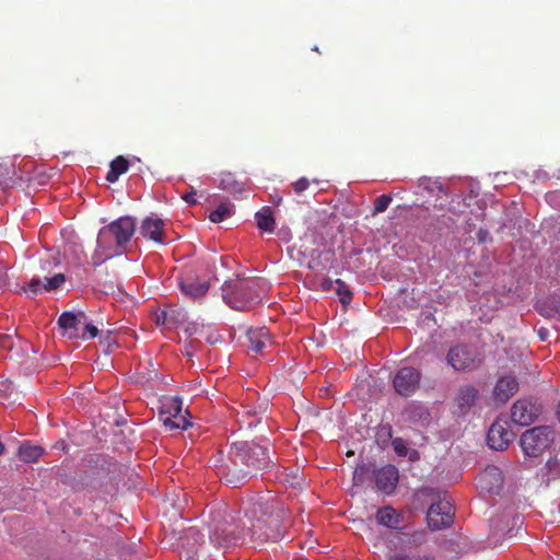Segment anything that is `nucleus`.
<instances>
[{
    "label": "nucleus",
    "mask_w": 560,
    "mask_h": 560,
    "mask_svg": "<svg viewBox=\"0 0 560 560\" xmlns=\"http://www.w3.org/2000/svg\"><path fill=\"white\" fill-rule=\"evenodd\" d=\"M177 430H180L177 432V443L179 440L194 442L202 433L201 425L194 421L190 411L187 408L183 409V400L179 397H177Z\"/></svg>",
    "instance_id": "nucleus-11"
},
{
    "label": "nucleus",
    "mask_w": 560,
    "mask_h": 560,
    "mask_svg": "<svg viewBox=\"0 0 560 560\" xmlns=\"http://www.w3.org/2000/svg\"><path fill=\"white\" fill-rule=\"evenodd\" d=\"M205 538V530L198 525L182 524L180 528H177V557L180 560H198Z\"/></svg>",
    "instance_id": "nucleus-6"
},
{
    "label": "nucleus",
    "mask_w": 560,
    "mask_h": 560,
    "mask_svg": "<svg viewBox=\"0 0 560 560\" xmlns=\"http://www.w3.org/2000/svg\"><path fill=\"white\" fill-rule=\"evenodd\" d=\"M135 230V220L130 217H121L100 230V245L106 248L114 246L119 254H122L124 246L130 241Z\"/></svg>",
    "instance_id": "nucleus-4"
},
{
    "label": "nucleus",
    "mask_w": 560,
    "mask_h": 560,
    "mask_svg": "<svg viewBox=\"0 0 560 560\" xmlns=\"http://www.w3.org/2000/svg\"><path fill=\"white\" fill-rule=\"evenodd\" d=\"M557 417H558V419H559V421H560V405H559V406H558V408H557Z\"/></svg>",
    "instance_id": "nucleus-49"
},
{
    "label": "nucleus",
    "mask_w": 560,
    "mask_h": 560,
    "mask_svg": "<svg viewBox=\"0 0 560 560\" xmlns=\"http://www.w3.org/2000/svg\"><path fill=\"white\" fill-rule=\"evenodd\" d=\"M375 517L380 525H383L387 528L395 529V528L399 527L400 515L392 506H384V508L378 509Z\"/></svg>",
    "instance_id": "nucleus-22"
},
{
    "label": "nucleus",
    "mask_w": 560,
    "mask_h": 560,
    "mask_svg": "<svg viewBox=\"0 0 560 560\" xmlns=\"http://www.w3.org/2000/svg\"><path fill=\"white\" fill-rule=\"evenodd\" d=\"M555 432L549 427H536L521 436V446L527 456H539L553 442Z\"/></svg>",
    "instance_id": "nucleus-7"
},
{
    "label": "nucleus",
    "mask_w": 560,
    "mask_h": 560,
    "mask_svg": "<svg viewBox=\"0 0 560 560\" xmlns=\"http://www.w3.org/2000/svg\"><path fill=\"white\" fill-rule=\"evenodd\" d=\"M337 284V294L339 296L340 302L346 305L350 303L352 299V292L350 291L349 287L346 284L345 281L341 279L336 280Z\"/></svg>",
    "instance_id": "nucleus-33"
},
{
    "label": "nucleus",
    "mask_w": 560,
    "mask_h": 560,
    "mask_svg": "<svg viewBox=\"0 0 560 560\" xmlns=\"http://www.w3.org/2000/svg\"><path fill=\"white\" fill-rule=\"evenodd\" d=\"M183 501H184L185 505H189V498H188L187 493L183 494Z\"/></svg>",
    "instance_id": "nucleus-45"
},
{
    "label": "nucleus",
    "mask_w": 560,
    "mask_h": 560,
    "mask_svg": "<svg viewBox=\"0 0 560 560\" xmlns=\"http://www.w3.org/2000/svg\"><path fill=\"white\" fill-rule=\"evenodd\" d=\"M479 397V392L471 385H463L459 387L456 397L455 405L459 415H466L471 407L475 405Z\"/></svg>",
    "instance_id": "nucleus-19"
},
{
    "label": "nucleus",
    "mask_w": 560,
    "mask_h": 560,
    "mask_svg": "<svg viewBox=\"0 0 560 560\" xmlns=\"http://www.w3.org/2000/svg\"><path fill=\"white\" fill-rule=\"evenodd\" d=\"M257 226L265 232H273L275 230V219L272 212L269 208H264L258 211L256 214Z\"/></svg>",
    "instance_id": "nucleus-29"
},
{
    "label": "nucleus",
    "mask_w": 560,
    "mask_h": 560,
    "mask_svg": "<svg viewBox=\"0 0 560 560\" xmlns=\"http://www.w3.org/2000/svg\"><path fill=\"white\" fill-rule=\"evenodd\" d=\"M129 168V161L124 156H117L110 162L109 171L106 174V180L109 183H115L118 180V177L125 174Z\"/></svg>",
    "instance_id": "nucleus-26"
},
{
    "label": "nucleus",
    "mask_w": 560,
    "mask_h": 560,
    "mask_svg": "<svg viewBox=\"0 0 560 560\" xmlns=\"http://www.w3.org/2000/svg\"><path fill=\"white\" fill-rule=\"evenodd\" d=\"M180 328L187 335L188 338L196 335L200 328L198 323H185L184 320H177V329Z\"/></svg>",
    "instance_id": "nucleus-35"
},
{
    "label": "nucleus",
    "mask_w": 560,
    "mask_h": 560,
    "mask_svg": "<svg viewBox=\"0 0 560 560\" xmlns=\"http://www.w3.org/2000/svg\"><path fill=\"white\" fill-rule=\"evenodd\" d=\"M11 173L12 166L0 163V189H5L13 185Z\"/></svg>",
    "instance_id": "nucleus-31"
},
{
    "label": "nucleus",
    "mask_w": 560,
    "mask_h": 560,
    "mask_svg": "<svg viewBox=\"0 0 560 560\" xmlns=\"http://www.w3.org/2000/svg\"><path fill=\"white\" fill-rule=\"evenodd\" d=\"M117 255H120V254L118 253L117 249L114 248V246H110L109 248L101 247L100 234H98L97 235V247L91 257L93 266H95V267L101 266L103 262H105L106 260H108Z\"/></svg>",
    "instance_id": "nucleus-28"
},
{
    "label": "nucleus",
    "mask_w": 560,
    "mask_h": 560,
    "mask_svg": "<svg viewBox=\"0 0 560 560\" xmlns=\"http://www.w3.org/2000/svg\"><path fill=\"white\" fill-rule=\"evenodd\" d=\"M392 195H381L374 200V213H382L389 207Z\"/></svg>",
    "instance_id": "nucleus-34"
},
{
    "label": "nucleus",
    "mask_w": 560,
    "mask_h": 560,
    "mask_svg": "<svg viewBox=\"0 0 560 560\" xmlns=\"http://www.w3.org/2000/svg\"><path fill=\"white\" fill-rule=\"evenodd\" d=\"M539 338L544 341L547 339L548 330L546 328H540L538 330Z\"/></svg>",
    "instance_id": "nucleus-43"
},
{
    "label": "nucleus",
    "mask_w": 560,
    "mask_h": 560,
    "mask_svg": "<svg viewBox=\"0 0 560 560\" xmlns=\"http://www.w3.org/2000/svg\"><path fill=\"white\" fill-rule=\"evenodd\" d=\"M418 187L436 198L447 195L445 187L436 178L421 177L418 180Z\"/></svg>",
    "instance_id": "nucleus-24"
},
{
    "label": "nucleus",
    "mask_w": 560,
    "mask_h": 560,
    "mask_svg": "<svg viewBox=\"0 0 560 560\" xmlns=\"http://www.w3.org/2000/svg\"><path fill=\"white\" fill-rule=\"evenodd\" d=\"M454 520V508L444 497L432 503L427 513L428 526L432 530H440L450 527Z\"/></svg>",
    "instance_id": "nucleus-9"
},
{
    "label": "nucleus",
    "mask_w": 560,
    "mask_h": 560,
    "mask_svg": "<svg viewBox=\"0 0 560 560\" xmlns=\"http://www.w3.org/2000/svg\"><path fill=\"white\" fill-rule=\"evenodd\" d=\"M235 213V207L230 201L221 202L213 211L209 214V220L213 223H220Z\"/></svg>",
    "instance_id": "nucleus-27"
},
{
    "label": "nucleus",
    "mask_w": 560,
    "mask_h": 560,
    "mask_svg": "<svg viewBox=\"0 0 560 560\" xmlns=\"http://www.w3.org/2000/svg\"><path fill=\"white\" fill-rule=\"evenodd\" d=\"M479 482L483 490L491 494H499L503 488V474L497 466H488L479 476Z\"/></svg>",
    "instance_id": "nucleus-15"
},
{
    "label": "nucleus",
    "mask_w": 560,
    "mask_h": 560,
    "mask_svg": "<svg viewBox=\"0 0 560 560\" xmlns=\"http://www.w3.org/2000/svg\"><path fill=\"white\" fill-rule=\"evenodd\" d=\"M66 281V277L63 273H56L54 277L45 278L44 281L39 278H33L27 289H25L26 292H30L33 295H36L38 293H42L43 291H54L57 290L60 285H62Z\"/></svg>",
    "instance_id": "nucleus-18"
},
{
    "label": "nucleus",
    "mask_w": 560,
    "mask_h": 560,
    "mask_svg": "<svg viewBox=\"0 0 560 560\" xmlns=\"http://www.w3.org/2000/svg\"><path fill=\"white\" fill-rule=\"evenodd\" d=\"M44 450L40 446L24 443L18 450V457L24 463H35L42 457Z\"/></svg>",
    "instance_id": "nucleus-25"
},
{
    "label": "nucleus",
    "mask_w": 560,
    "mask_h": 560,
    "mask_svg": "<svg viewBox=\"0 0 560 560\" xmlns=\"http://www.w3.org/2000/svg\"><path fill=\"white\" fill-rule=\"evenodd\" d=\"M445 360L455 372L474 371L481 363L477 351L463 343L451 347L446 353Z\"/></svg>",
    "instance_id": "nucleus-8"
},
{
    "label": "nucleus",
    "mask_w": 560,
    "mask_h": 560,
    "mask_svg": "<svg viewBox=\"0 0 560 560\" xmlns=\"http://www.w3.org/2000/svg\"><path fill=\"white\" fill-rule=\"evenodd\" d=\"M552 312L559 313L560 312V301H556L553 303Z\"/></svg>",
    "instance_id": "nucleus-44"
},
{
    "label": "nucleus",
    "mask_w": 560,
    "mask_h": 560,
    "mask_svg": "<svg viewBox=\"0 0 560 560\" xmlns=\"http://www.w3.org/2000/svg\"><path fill=\"white\" fill-rule=\"evenodd\" d=\"M518 390V382L515 376L505 375L498 380L493 397L498 402L505 404Z\"/></svg>",
    "instance_id": "nucleus-16"
},
{
    "label": "nucleus",
    "mask_w": 560,
    "mask_h": 560,
    "mask_svg": "<svg viewBox=\"0 0 560 560\" xmlns=\"http://www.w3.org/2000/svg\"><path fill=\"white\" fill-rule=\"evenodd\" d=\"M246 510L247 523L242 526L236 524L232 517L228 520L226 509L222 505L215 514L211 512V528L213 534L228 544H236L246 535L258 541L277 540L279 533H273L272 526H277L282 517L283 511L279 502L270 495H258L249 500Z\"/></svg>",
    "instance_id": "nucleus-1"
},
{
    "label": "nucleus",
    "mask_w": 560,
    "mask_h": 560,
    "mask_svg": "<svg viewBox=\"0 0 560 560\" xmlns=\"http://www.w3.org/2000/svg\"><path fill=\"white\" fill-rule=\"evenodd\" d=\"M140 234L154 242H162L164 234V222L160 218H145L140 226Z\"/></svg>",
    "instance_id": "nucleus-20"
},
{
    "label": "nucleus",
    "mask_w": 560,
    "mask_h": 560,
    "mask_svg": "<svg viewBox=\"0 0 560 560\" xmlns=\"http://www.w3.org/2000/svg\"><path fill=\"white\" fill-rule=\"evenodd\" d=\"M387 560H435L433 556H410L406 553H396L390 556Z\"/></svg>",
    "instance_id": "nucleus-36"
},
{
    "label": "nucleus",
    "mask_w": 560,
    "mask_h": 560,
    "mask_svg": "<svg viewBox=\"0 0 560 560\" xmlns=\"http://www.w3.org/2000/svg\"><path fill=\"white\" fill-rule=\"evenodd\" d=\"M515 433L509 429L504 419H497L490 427L487 435V443L490 448L503 451L514 440Z\"/></svg>",
    "instance_id": "nucleus-12"
},
{
    "label": "nucleus",
    "mask_w": 560,
    "mask_h": 560,
    "mask_svg": "<svg viewBox=\"0 0 560 560\" xmlns=\"http://www.w3.org/2000/svg\"><path fill=\"white\" fill-rule=\"evenodd\" d=\"M174 417L175 415L171 412V407L166 409V402H163L160 408L159 418L165 428L170 430L175 429V421L173 420Z\"/></svg>",
    "instance_id": "nucleus-32"
},
{
    "label": "nucleus",
    "mask_w": 560,
    "mask_h": 560,
    "mask_svg": "<svg viewBox=\"0 0 560 560\" xmlns=\"http://www.w3.org/2000/svg\"><path fill=\"white\" fill-rule=\"evenodd\" d=\"M541 477L547 483L558 479L560 477V460L557 458L549 459L541 469Z\"/></svg>",
    "instance_id": "nucleus-30"
},
{
    "label": "nucleus",
    "mask_w": 560,
    "mask_h": 560,
    "mask_svg": "<svg viewBox=\"0 0 560 560\" xmlns=\"http://www.w3.org/2000/svg\"><path fill=\"white\" fill-rule=\"evenodd\" d=\"M81 332L86 334V339H93L98 335V329L93 324H84L81 325Z\"/></svg>",
    "instance_id": "nucleus-39"
},
{
    "label": "nucleus",
    "mask_w": 560,
    "mask_h": 560,
    "mask_svg": "<svg viewBox=\"0 0 560 560\" xmlns=\"http://www.w3.org/2000/svg\"><path fill=\"white\" fill-rule=\"evenodd\" d=\"M168 308L171 314L166 308H156L151 314V318L156 327L162 328L163 331H172L173 325L175 324L172 306H168Z\"/></svg>",
    "instance_id": "nucleus-23"
},
{
    "label": "nucleus",
    "mask_w": 560,
    "mask_h": 560,
    "mask_svg": "<svg viewBox=\"0 0 560 560\" xmlns=\"http://www.w3.org/2000/svg\"><path fill=\"white\" fill-rule=\"evenodd\" d=\"M184 354L187 355V357H192V352L190 350H188V349L185 350Z\"/></svg>",
    "instance_id": "nucleus-48"
},
{
    "label": "nucleus",
    "mask_w": 560,
    "mask_h": 560,
    "mask_svg": "<svg viewBox=\"0 0 560 560\" xmlns=\"http://www.w3.org/2000/svg\"><path fill=\"white\" fill-rule=\"evenodd\" d=\"M58 326L62 336L69 339H86V334L81 332L82 320L71 312H63L58 318Z\"/></svg>",
    "instance_id": "nucleus-14"
},
{
    "label": "nucleus",
    "mask_w": 560,
    "mask_h": 560,
    "mask_svg": "<svg viewBox=\"0 0 560 560\" xmlns=\"http://www.w3.org/2000/svg\"><path fill=\"white\" fill-rule=\"evenodd\" d=\"M332 285H334V281L330 279V278H323L319 282V288L323 290V291H329L332 289Z\"/></svg>",
    "instance_id": "nucleus-42"
},
{
    "label": "nucleus",
    "mask_w": 560,
    "mask_h": 560,
    "mask_svg": "<svg viewBox=\"0 0 560 560\" xmlns=\"http://www.w3.org/2000/svg\"><path fill=\"white\" fill-rule=\"evenodd\" d=\"M311 182L306 177H301L294 183H292L293 191L296 195H301L310 187Z\"/></svg>",
    "instance_id": "nucleus-37"
},
{
    "label": "nucleus",
    "mask_w": 560,
    "mask_h": 560,
    "mask_svg": "<svg viewBox=\"0 0 560 560\" xmlns=\"http://www.w3.org/2000/svg\"><path fill=\"white\" fill-rule=\"evenodd\" d=\"M538 311H539L541 314H544V315H547V316H550V315H551V313H550V312H547V311H546V312H544V311H542V308H538Z\"/></svg>",
    "instance_id": "nucleus-47"
},
{
    "label": "nucleus",
    "mask_w": 560,
    "mask_h": 560,
    "mask_svg": "<svg viewBox=\"0 0 560 560\" xmlns=\"http://www.w3.org/2000/svg\"><path fill=\"white\" fill-rule=\"evenodd\" d=\"M398 478V470L395 466H384L375 475L376 487L382 492L392 493L397 486Z\"/></svg>",
    "instance_id": "nucleus-17"
},
{
    "label": "nucleus",
    "mask_w": 560,
    "mask_h": 560,
    "mask_svg": "<svg viewBox=\"0 0 560 560\" xmlns=\"http://www.w3.org/2000/svg\"><path fill=\"white\" fill-rule=\"evenodd\" d=\"M540 413V406L527 399L516 400L511 409V419L518 425L532 424Z\"/></svg>",
    "instance_id": "nucleus-13"
},
{
    "label": "nucleus",
    "mask_w": 560,
    "mask_h": 560,
    "mask_svg": "<svg viewBox=\"0 0 560 560\" xmlns=\"http://www.w3.org/2000/svg\"><path fill=\"white\" fill-rule=\"evenodd\" d=\"M0 348L11 350L13 348V340L10 335H0Z\"/></svg>",
    "instance_id": "nucleus-40"
},
{
    "label": "nucleus",
    "mask_w": 560,
    "mask_h": 560,
    "mask_svg": "<svg viewBox=\"0 0 560 560\" xmlns=\"http://www.w3.org/2000/svg\"><path fill=\"white\" fill-rule=\"evenodd\" d=\"M4 452V444L0 441V455Z\"/></svg>",
    "instance_id": "nucleus-46"
},
{
    "label": "nucleus",
    "mask_w": 560,
    "mask_h": 560,
    "mask_svg": "<svg viewBox=\"0 0 560 560\" xmlns=\"http://www.w3.org/2000/svg\"><path fill=\"white\" fill-rule=\"evenodd\" d=\"M248 349L255 353H260L262 349L270 343L269 331L266 327L250 328L247 331Z\"/></svg>",
    "instance_id": "nucleus-21"
},
{
    "label": "nucleus",
    "mask_w": 560,
    "mask_h": 560,
    "mask_svg": "<svg viewBox=\"0 0 560 560\" xmlns=\"http://www.w3.org/2000/svg\"><path fill=\"white\" fill-rule=\"evenodd\" d=\"M210 463L220 480L232 488H237L268 468L271 459L268 448L254 442L237 441L226 451L219 450Z\"/></svg>",
    "instance_id": "nucleus-2"
},
{
    "label": "nucleus",
    "mask_w": 560,
    "mask_h": 560,
    "mask_svg": "<svg viewBox=\"0 0 560 560\" xmlns=\"http://www.w3.org/2000/svg\"><path fill=\"white\" fill-rule=\"evenodd\" d=\"M201 269L202 267L199 264L184 267L178 281L182 294L192 302H200L211 285L210 278L201 275Z\"/></svg>",
    "instance_id": "nucleus-5"
},
{
    "label": "nucleus",
    "mask_w": 560,
    "mask_h": 560,
    "mask_svg": "<svg viewBox=\"0 0 560 560\" xmlns=\"http://www.w3.org/2000/svg\"><path fill=\"white\" fill-rule=\"evenodd\" d=\"M421 373L412 366H405L397 371L393 378L395 392L404 397H409L419 388Z\"/></svg>",
    "instance_id": "nucleus-10"
},
{
    "label": "nucleus",
    "mask_w": 560,
    "mask_h": 560,
    "mask_svg": "<svg viewBox=\"0 0 560 560\" xmlns=\"http://www.w3.org/2000/svg\"><path fill=\"white\" fill-rule=\"evenodd\" d=\"M267 291V283L261 279L225 281L222 285L223 300L232 308L252 310L260 304Z\"/></svg>",
    "instance_id": "nucleus-3"
},
{
    "label": "nucleus",
    "mask_w": 560,
    "mask_h": 560,
    "mask_svg": "<svg viewBox=\"0 0 560 560\" xmlns=\"http://www.w3.org/2000/svg\"><path fill=\"white\" fill-rule=\"evenodd\" d=\"M393 448L399 456H406L408 453L407 445L401 438H396L392 442Z\"/></svg>",
    "instance_id": "nucleus-38"
},
{
    "label": "nucleus",
    "mask_w": 560,
    "mask_h": 560,
    "mask_svg": "<svg viewBox=\"0 0 560 560\" xmlns=\"http://www.w3.org/2000/svg\"><path fill=\"white\" fill-rule=\"evenodd\" d=\"M196 190L191 188V190L187 194L182 195V199L188 205V206H195L197 203L196 199Z\"/></svg>",
    "instance_id": "nucleus-41"
}]
</instances>
